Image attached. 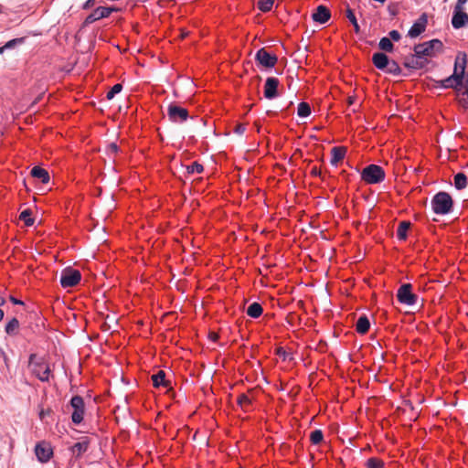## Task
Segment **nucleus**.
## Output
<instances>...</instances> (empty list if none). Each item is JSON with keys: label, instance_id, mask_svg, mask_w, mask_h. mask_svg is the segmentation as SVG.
<instances>
[{"label": "nucleus", "instance_id": "obj_1", "mask_svg": "<svg viewBox=\"0 0 468 468\" xmlns=\"http://www.w3.org/2000/svg\"><path fill=\"white\" fill-rule=\"evenodd\" d=\"M466 62V54L459 53L455 61L453 74L441 81V87L453 88L457 90V92H461V88L462 86L464 87V82L466 79V77L464 76Z\"/></svg>", "mask_w": 468, "mask_h": 468}, {"label": "nucleus", "instance_id": "obj_2", "mask_svg": "<svg viewBox=\"0 0 468 468\" xmlns=\"http://www.w3.org/2000/svg\"><path fill=\"white\" fill-rule=\"evenodd\" d=\"M28 367L31 373L41 382H48L51 376V369L44 359L37 354H31L28 358Z\"/></svg>", "mask_w": 468, "mask_h": 468}, {"label": "nucleus", "instance_id": "obj_3", "mask_svg": "<svg viewBox=\"0 0 468 468\" xmlns=\"http://www.w3.org/2000/svg\"><path fill=\"white\" fill-rule=\"evenodd\" d=\"M442 42L439 39H432L414 47L415 56L419 58L433 57L436 52L442 50Z\"/></svg>", "mask_w": 468, "mask_h": 468}, {"label": "nucleus", "instance_id": "obj_4", "mask_svg": "<svg viewBox=\"0 0 468 468\" xmlns=\"http://www.w3.org/2000/svg\"><path fill=\"white\" fill-rule=\"evenodd\" d=\"M361 178L367 184H378L384 180L385 172L378 165H369L362 170Z\"/></svg>", "mask_w": 468, "mask_h": 468}, {"label": "nucleus", "instance_id": "obj_5", "mask_svg": "<svg viewBox=\"0 0 468 468\" xmlns=\"http://www.w3.org/2000/svg\"><path fill=\"white\" fill-rule=\"evenodd\" d=\"M398 301L405 305L412 306L417 303L418 295L412 292L410 283H403L397 292Z\"/></svg>", "mask_w": 468, "mask_h": 468}, {"label": "nucleus", "instance_id": "obj_6", "mask_svg": "<svg viewBox=\"0 0 468 468\" xmlns=\"http://www.w3.org/2000/svg\"><path fill=\"white\" fill-rule=\"evenodd\" d=\"M167 116L170 122L182 123L188 119L189 113L186 108L176 103H170L167 107Z\"/></svg>", "mask_w": 468, "mask_h": 468}, {"label": "nucleus", "instance_id": "obj_7", "mask_svg": "<svg viewBox=\"0 0 468 468\" xmlns=\"http://www.w3.org/2000/svg\"><path fill=\"white\" fill-rule=\"evenodd\" d=\"M81 279V274L78 270L66 269L60 276V284L63 288H69L77 285Z\"/></svg>", "mask_w": 468, "mask_h": 468}, {"label": "nucleus", "instance_id": "obj_8", "mask_svg": "<svg viewBox=\"0 0 468 468\" xmlns=\"http://www.w3.org/2000/svg\"><path fill=\"white\" fill-rule=\"evenodd\" d=\"M70 406L73 409L71 420L74 424H80L83 420L84 416V400L82 397L76 395L70 399Z\"/></svg>", "mask_w": 468, "mask_h": 468}, {"label": "nucleus", "instance_id": "obj_9", "mask_svg": "<svg viewBox=\"0 0 468 468\" xmlns=\"http://www.w3.org/2000/svg\"><path fill=\"white\" fill-rule=\"evenodd\" d=\"M255 59L265 68H273L278 61L277 56L271 54L264 48L257 51Z\"/></svg>", "mask_w": 468, "mask_h": 468}, {"label": "nucleus", "instance_id": "obj_10", "mask_svg": "<svg viewBox=\"0 0 468 468\" xmlns=\"http://www.w3.org/2000/svg\"><path fill=\"white\" fill-rule=\"evenodd\" d=\"M35 454L40 463H45L52 457L53 450L48 442L40 441L35 446Z\"/></svg>", "mask_w": 468, "mask_h": 468}, {"label": "nucleus", "instance_id": "obj_11", "mask_svg": "<svg viewBox=\"0 0 468 468\" xmlns=\"http://www.w3.org/2000/svg\"><path fill=\"white\" fill-rule=\"evenodd\" d=\"M114 10L115 8L112 7L99 6L86 17L84 25H89L101 18L108 17Z\"/></svg>", "mask_w": 468, "mask_h": 468}, {"label": "nucleus", "instance_id": "obj_12", "mask_svg": "<svg viewBox=\"0 0 468 468\" xmlns=\"http://www.w3.org/2000/svg\"><path fill=\"white\" fill-rule=\"evenodd\" d=\"M428 24V16L426 13L420 15L418 20L412 25L408 32V36L414 38L419 37L426 29Z\"/></svg>", "mask_w": 468, "mask_h": 468}, {"label": "nucleus", "instance_id": "obj_13", "mask_svg": "<svg viewBox=\"0 0 468 468\" xmlns=\"http://www.w3.org/2000/svg\"><path fill=\"white\" fill-rule=\"evenodd\" d=\"M279 80L274 77L266 79L264 85V97L268 100H272L278 96Z\"/></svg>", "mask_w": 468, "mask_h": 468}, {"label": "nucleus", "instance_id": "obj_14", "mask_svg": "<svg viewBox=\"0 0 468 468\" xmlns=\"http://www.w3.org/2000/svg\"><path fill=\"white\" fill-rule=\"evenodd\" d=\"M468 24V14L463 11V8L454 7L452 18V25L454 28L459 29Z\"/></svg>", "mask_w": 468, "mask_h": 468}, {"label": "nucleus", "instance_id": "obj_15", "mask_svg": "<svg viewBox=\"0 0 468 468\" xmlns=\"http://www.w3.org/2000/svg\"><path fill=\"white\" fill-rule=\"evenodd\" d=\"M331 17L330 10L324 5H319L316 7L314 13L312 15V18L314 22L324 24Z\"/></svg>", "mask_w": 468, "mask_h": 468}, {"label": "nucleus", "instance_id": "obj_16", "mask_svg": "<svg viewBox=\"0 0 468 468\" xmlns=\"http://www.w3.org/2000/svg\"><path fill=\"white\" fill-rule=\"evenodd\" d=\"M426 62H427L426 59L419 58L414 54L409 58H406V59L404 61V66L408 69H418L423 68L425 66Z\"/></svg>", "mask_w": 468, "mask_h": 468}, {"label": "nucleus", "instance_id": "obj_17", "mask_svg": "<svg viewBox=\"0 0 468 468\" xmlns=\"http://www.w3.org/2000/svg\"><path fill=\"white\" fill-rule=\"evenodd\" d=\"M89 444L90 441L87 438H84L82 441L74 443L70 447V451L72 454H75L77 457H80L88 451Z\"/></svg>", "mask_w": 468, "mask_h": 468}, {"label": "nucleus", "instance_id": "obj_18", "mask_svg": "<svg viewBox=\"0 0 468 468\" xmlns=\"http://www.w3.org/2000/svg\"><path fill=\"white\" fill-rule=\"evenodd\" d=\"M372 61L378 69H385L388 66L389 59L386 54L378 52L373 55Z\"/></svg>", "mask_w": 468, "mask_h": 468}, {"label": "nucleus", "instance_id": "obj_19", "mask_svg": "<svg viewBox=\"0 0 468 468\" xmlns=\"http://www.w3.org/2000/svg\"><path fill=\"white\" fill-rule=\"evenodd\" d=\"M30 175L33 178L38 179L43 184L48 183L50 179L48 171L39 166H34Z\"/></svg>", "mask_w": 468, "mask_h": 468}, {"label": "nucleus", "instance_id": "obj_20", "mask_svg": "<svg viewBox=\"0 0 468 468\" xmlns=\"http://www.w3.org/2000/svg\"><path fill=\"white\" fill-rule=\"evenodd\" d=\"M431 205H452V198L447 192H439L433 197Z\"/></svg>", "mask_w": 468, "mask_h": 468}, {"label": "nucleus", "instance_id": "obj_21", "mask_svg": "<svg viewBox=\"0 0 468 468\" xmlns=\"http://www.w3.org/2000/svg\"><path fill=\"white\" fill-rule=\"evenodd\" d=\"M346 149L345 147H334L331 150L332 158L331 164L333 165H336L340 161H342L346 155Z\"/></svg>", "mask_w": 468, "mask_h": 468}, {"label": "nucleus", "instance_id": "obj_22", "mask_svg": "<svg viewBox=\"0 0 468 468\" xmlns=\"http://www.w3.org/2000/svg\"><path fill=\"white\" fill-rule=\"evenodd\" d=\"M370 327V322L366 315H361L356 324V330L358 334H366Z\"/></svg>", "mask_w": 468, "mask_h": 468}, {"label": "nucleus", "instance_id": "obj_23", "mask_svg": "<svg viewBox=\"0 0 468 468\" xmlns=\"http://www.w3.org/2000/svg\"><path fill=\"white\" fill-rule=\"evenodd\" d=\"M19 321L14 317L5 326V332L10 336H15L18 334Z\"/></svg>", "mask_w": 468, "mask_h": 468}, {"label": "nucleus", "instance_id": "obj_24", "mask_svg": "<svg viewBox=\"0 0 468 468\" xmlns=\"http://www.w3.org/2000/svg\"><path fill=\"white\" fill-rule=\"evenodd\" d=\"M410 221H401L399 224L398 229H397V238L399 240H405L407 239V231L410 228Z\"/></svg>", "mask_w": 468, "mask_h": 468}, {"label": "nucleus", "instance_id": "obj_25", "mask_svg": "<svg viewBox=\"0 0 468 468\" xmlns=\"http://www.w3.org/2000/svg\"><path fill=\"white\" fill-rule=\"evenodd\" d=\"M263 309L259 303H252L247 309V314L251 318H258L262 314Z\"/></svg>", "mask_w": 468, "mask_h": 468}, {"label": "nucleus", "instance_id": "obj_26", "mask_svg": "<svg viewBox=\"0 0 468 468\" xmlns=\"http://www.w3.org/2000/svg\"><path fill=\"white\" fill-rule=\"evenodd\" d=\"M431 215L432 216V220L437 221V218L434 216H443L451 213L452 211L453 207H431Z\"/></svg>", "mask_w": 468, "mask_h": 468}, {"label": "nucleus", "instance_id": "obj_27", "mask_svg": "<svg viewBox=\"0 0 468 468\" xmlns=\"http://www.w3.org/2000/svg\"><path fill=\"white\" fill-rule=\"evenodd\" d=\"M19 219L24 221L27 227H31L35 223V218L33 217L32 210L29 208L25 209L20 213Z\"/></svg>", "mask_w": 468, "mask_h": 468}, {"label": "nucleus", "instance_id": "obj_28", "mask_svg": "<svg viewBox=\"0 0 468 468\" xmlns=\"http://www.w3.org/2000/svg\"><path fill=\"white\" fill-rule=\"evenodd\" d=\"M153 385L155 388L160 386H167L165 381V373L163 370H159L156 374L152 376Z\"/></svg>", "mask_w": 468, "mask_h": 468}, {"label": "nucleus", "instance_id": "obj_29", "mask_svg": "<svg viewBox=\"0 0 468 468\" xmlns=\"http://www.w3.org/2000/svg\"><path fill=\"white\" fill-rule=\"evenodd\" d=\"M454 186L457 189H463L467 186V176L463 173H458L453 178Z\"/></svg>", "mask_w": 468, "mask_h": 468}, {"label": "nucleus", "instance_id": "obj_30", "mask_svg": "<svg viewBox=\"0 0 468 468\" xmlns=\"http://www.w3.org/2000/svg\"><path fill=\"white\" fill-rule=\"evenodd\" d=\"M459 96V103L462 107L464 109L468 108V76H466L465 82H464V90L461 93L458 92Z\"/></svg>", "mask_w": 468, "mask_h": 468}, {"label": "nucleus", "instance_id": "obj_31", "mask_svg": "<svg viewBox=\"0 0 468 468\" xmlns=\"http://www.w3.org/2000/svg\"><path fill=\"white\" fill-rule=\"evenodd\" d=\"M237 402L243 411H249V407L251 405V399L246 394H240L237 399Z\"/></svg>", "mask_w": 468, "mask_h": 468}, {"label": "nucleus", "instance_id": "obj_32", "mask_svg": "<svg viewBox=\"0 0 468 468\" xmlns=\"http://www.w3.org/2000/svg\"><path fill=\"white\" fill-rule=\"evenodd\" d=\"M31 318H35L37 320V323L35 325H30V329L33 333L38 334L42 331L44 328V320L40 316H38L37 314H33L30 315Z\"/></svg>", "mask_w": 468, "mask_h": 468}, {"label": "nucleus", "instance_id": "obj_33", "mask_svg": "<svg viewBox=\"0 0 468 468\" xmlns=\"http://www.w3.org/2000/svg\"><path fill=\"white\" fill-rule=\"evenodd\" d=\"M346 16L348 18V20L352 23V25L354 26L356 33H358L360 30L359 25L357 23V20L356 18V16L354 14L353 10L349 7L348 4H346Z\"/></svg>", "mask_w": 468, "mask_h": 468}, {"label": "nucleus", "instance_id": "obj_34", "mask_svg": "<svg viewBox=\"0 0 468 468\" xmlns=\"http://www.w3.org/2000/svg\"><path fill=\"white\" fill-rule=\"evenodd\" d=\"M297 114L299 117H307L311 114V108L307 102H301L298 105Z\"/></svg>", "mask_w": 468, "mask_h": 468}, {"label": "nucleus", "instance_id": "obj_35", "mask_svg": "<svg viewBox=\"0 0 468 468\" xmlns=\"http://www.w3.org/2000/svg\"><path fill=\"white\" fill-rule=\"evenodd\" d=\"M386 70L388 73H390L395 76H399L401 73L400 67L395 60H389L388 66H387Z\"/></svg>", "mask_w": 468, "mask_h": 468}, {"label": "nucleus", "instance_id": "obj_36", "mask_svg": "<svg viewBox=\"0 0 468 468\" xmlns=\"http://www.w3.org/2000/svg\"><path fill=\"white\" fill-rule=\"evenodd\" d=\"M378 46H379V48L384 50V51H387V52H391L393 50V44L390 40V38L388 37H382L378 43Z\"/></svg>", "mask_w": 468, "mask_h": 468}, {"label": "nucleus", "instance_id": "obj_37", "mask_svg": "<svg viewBox=\"0 0 468 468\" xmlns=\"http://www.w3.org/2000/svg\"><path fill=\"white\" fill-rule=\"evenodd\" d=\"M324 439V434L321 430H314L310 434V441L313 444H319Z\"/></svg>", "mask_w": 468, "mask_h": 468}, {"label": "nucleus", "instance_id": "obj_38", "mask_svg": "<svg viewBox=\"0 0 468 468\" xmlns=\"http://www.w3.org/2000/svg\"><path fill=\"white\" fill-rule=\"evenodd\" d=\"M367 468H384V463L378 458H369L366 463Z\"/></svg>", "mask_w": 468, "mask_h": 468}, {"label": "nucleus", "instance_id": "obj_39", "mask_svg": "<svg viewBox=\"0 0 468 468\" xmlns=\"http://www.w3.org/2000/svg\"><path fill=\"white\" fill-rule=\"evenodd\" d=\"M257 5L261 11L269 12L273 5V0H259Z\"/></svg>", "mask_w": 468, "mask_h": 468}, {"label": "nucleus", "instance_id": "obj_40", "mask_svg": "<svg viewBox=\"0 0 468 468\" xmlns=\"http://www.w3.org/2000/svg\"><path fill=\"white\" fill-rule=\"evenodd\" d=\"M203 170H204L203 165L197 162H194L190 165L186 166V171L188 174H195V173L200 174L203 172Z\"/></svg>", "mask_w": 468, "mask_h": 468}, {"label": "nucleus", "instance_id": "obj_41", "mask_svg": "<svg viewBox=\"0 0 468 468\" xmlns=\"http://www.w3.org/2000/svg\"><path fill=\"white\" fill-rule=\"evenodd\" d=\"M24 40H25L24 37L11 39L4 45V48H6V49L14 48L17 45L22 44L24 42Z\"/></svg>", "mask_w": 468, "mask_h": 468}, {"label": "nucleus", "instance_id": "obj_42", "mask_svg": "<svg viewBox=\"0 0 468 468\" xmlns=\"http://www.w3.org/2000/svg\"><path fill=\"white\" fill-rule=\"evenodd\" d=\"M122 90V85L120 84V83H117L115 85H113V87L111 89L110 91H108L106 97L108 100H112L115 94L121 92V90Z\"/></svg>", "mask_w": 468, "mask_h": 468}, {"label": "nucleus", "instance_id": "obj_43", "mask_svg": "<svg viewBox=\"0 0 468 468\" xmlns=\"http://www.w3.org/2000/svg\"><path fill=\"white\" fill-rule=\"evenodd\" d=\"M276 354H277L281 358H282V360H287V359L291 360V359H292V356H289V354H288V353L285 351V349H284V348H282V347H279V348L277 349V351H276Z\"/></svg>", "mask_w": 468, "mask_h": 468}, {"label": "nucleus", "instance_id": "obj_44", "mask_svg": "<svg viewBox=\"0 0 468 468\" xmlns=\"http://www.w3.org/2000/svg\"><path fill=\"white\" fill-rule=\"evenodd\" d=\"M388 35H389L390 40L392 39L394 41H399L401 37L399 32L397 30H391Z\"/></svg>", "mask_w": 468, "mask_h": 468}, {"label": "nucleus", "instance_id": "obj_45", "mask_svg": "<svg viewBox=\"0 0 468 468\" xmlns=\"http://www.w3.org/2000/svg\"><path fill=\"white\" fill-rule=\"evenodd\" d=\"M234 131L238 134H243L246 131V126L242 123L237 124Z\"/></svg>", "mask_w": 468, "mask_h": 468}, {"label": "nucleus", "instance_id": "obj_46", "mask_svg": "<svg viewBox=\"0 0 468 468\" xmlns=\"http://www.w3.org/2000/svg\"><path fill=\"white\" fill-rule=\"evenodd\" d=\"M118 145L115 143H112L108 145V151L111 153H117L118 152Z\"/></svg>", "mask_w": 468, "mask_h": 468}, {"label": "nucleus", "instance_id": "obj_47", "mask_svg": "<svg viewBox=\"0 0 468 468\" xmlns=\"http://www.w3.org/2000/svg\"><path fill=\"white\" fill-rule=\"evenodd\" d=\"M9 300H10V302H11V303H13L14 304H18V305H23V304H24V302H23V301L18 300V299H16V297H14V296H12V295L9 297Z\"/></svg>", "mask_w": 468, "mask_h": 468}, {"label": "nucleus", "instance_id": "obj_48", "mask_svg": "<svg viewBox=\"0 0 468 468\" xmlns=\"http://www.w3.org/2000/svg\"><path fill=\"white\" fill-rule=\"evenodd\" d=\"M94 5H95V1L94 0H87L86 3L83 5V8L84 9H88L90 7H92Z\"/></svg>", "mask_w": 468, "mask_h": 468}, {"label": "nucleus", "instance_id": "obj_49", "mask_svg": "<svg viewBox=\"0 0 468 468\" xmlns=\"http://www.w3.org/2000/svg\"><path fill=\"white\" fill-rule=\"evenodd\" d=\"M468 0H457V3L455 5L454 7H457V8H463V5L464 4L467 2Z\"/></svg>", "mask_w": 468, "mask_h": 468}, {"label": "nucleus", "instance_id": "obj_50", "mask_svg": "<svg viewBox=\"0 0 468 468\" xmlns=\"http://www.w3.org/2000/svg\"><path fill=\"white\" fill-rule=\"evenodd\" d=\"M311 174L313 176H320L321 175V171L320 169H318L316 166H314L311 170Z\"/></svg>", "mask_w": 468, "mask_h": 468}, {"label": "nucleus", "instance_id": "obj_51", "mask_svg": "<svg viewBox=\"0 0 468 468\" xmlns=\"http://www.w3.org/2000/svg\"><path fill=\"white\" fill-rule=\"evenodd\" d=\"M5 303V298L0 295V306L4 305Z\"/></svg>", "mask_w": 468, "mask_h": 468}, {"label": "nucleus", "instance_id": "obj_52", "mask_svg": "<svg viewBox=\"0 0 468 468\" xmlns=\"http://www.w3.org/2000/svg\"><path fill=\"white\" fill-rule=\"evenodd\" d=\"M354 101H355V98L354 97H349L348 98V104L351 105L354 103Z\"/></svg>", "mask_w": 468, "mask_h": 468}, {"label": "nucleus", "instance_id": "obj_53", "mask_svg": "<svg viewBox=\"0 0 468 468\" xmlns=\"http://www.w3.org/2000/svg\"><path fill=\"white\" fill-rule=\"evenodd\" d=\"M4 316H5V313L2 309H0V322L3 320Z\"/></svg>", "mask_w": 468, "mask_h": 468}, {"label": "nucleus", "instance_id": "obj_54", "mask_svg": "<svg viewBox=\"0 0 468 468\" xmlns=\"http://www.w3.org/2000/svg\"><path fill=\"white\" fill-rule=\"evenodd\" d=\"M44 416H45V412H44V410H41L39 413L40 419L43 420Z\"/></svg>", "mask_w": 468, "mask_h": 468}, {"label": "nucleus", "instance_id": "obj_55", "mask_svg": "<svg viewBox=\"0 0 468 468\" xmlns=\"http://www.w3.org/2000/svg\"><path fill=\"white\" fill-rule=\"evenodd\" d=\"M6 48H4V46L0 48V54H3L4 51L5 50Z\"/></svg>", "mask_w": 468, "mask_h": 468}, {"label": "nucleus", "instance_id": "obj_56", "mask_svg": "<svg viewBox=\"0 0 468 468\" xmlns=\"http://www.w3.org/2000/svg\"><path fill=\"white\" fill-rule=\"evenodd\" d=\"M34 202H42V200H40L39 198H37V197H34Z\"/></svg>", "mask_w": 468, "mask_h": 468}, {"label": "nucleus", "instance_id": "obj_57", "mask_svg": "<svg viewBox=\"0 0 468 468\" xmlns=\"http://www.w3.org/2000/svg\"><path fill=\"white\" fill-rule=\"evenodd\" d=\"M256 80H257L258 84H259V83H260V81H261V76H256Z\"/></svg>", "mask_w": 468, "mask_h": 468}, {"label": "nucleus", "instance_id": "obj_58", "mask_svg": "<svg viewBox=\"0 0 468 468\" xmlns=\"http://www.w3.org/2000/svg\"><path fill=\"white\" fill-rule=\"evenodd\" d=\"M217 337H218V335H217L216 334H213V335H211V338H212L213 340H215Z\"/></svg>", "mask_w": 468, "mask_h": 468}, {"label": "nucleus", "instance_id": "obj_59", "mask_svg": "<svg viewBox=\"0 0 468 468\" xmlns=\"http://www.w3.org/2000/svg\"><path fill=\"white\" fill-rule=\"evenodd\" d=\"M182 36L183 37L187 36V33H182Z\"/></svg>", "mask_w": 468, "mask_h": 468}, {"label": "nucleus", "instance_id": "obj_60", "mask_svg": "<svg viewBox=\"0 0 468 468\" xmlns=\"http://www.w3.org/2000/svg\"><path fill=\"white\" fill-rule=\"evenodd\" d=\"M182 36L183 37L187 36V33H182Z\"/></svg>", "mask_w": 468, "mask_h": 468}, {"label": "nucleus", "instance_id": "obj_61", "mask_svg": "<svg viewBox=\"0 0 468 468\" xmlns=\"http://www.w3.org/2000/svg\"><path fill=\"white\" fill-rule=\"evenodd\" d=\"M2 12V6L0 5V13Z\"/></svg>", "mask_w": 468, "mask_h": 468}]
</instances>
